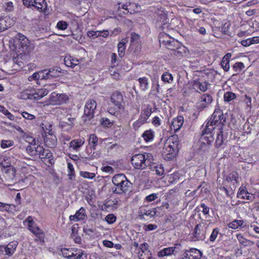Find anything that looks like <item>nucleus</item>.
<instances>
[{"label": "nucleus", "instance_id": "nucleus-2", "mask_svg": "<svg viewBox=\"0 0 259 259\" xmlns=\"http://www.w3.org/2000/svg\"><path fill=\"white\" fill-rule=\"evenodd\" d=\"M97 107L96 102L94 100L88 101L84 106V114L82 116L85 122L90 121L94 116L95 110Z\"/></svg>", "mask_w": 259, "mask_h": 259}, {"label": "nucleus", "instance_id": "nucleus-50", "mask_svg": "<svg viewBox=\"0 0 259 259\" xmlns=\"http://www.w3.org/2000/svg\"><path fill=\"white\" fill-rule=\"evenodd\" d=\"M131 42L132 43H135L136 44H138L140 39V36L138 34L135 32H132L131 34Z\"/></svg>", "mask_w": 259, "mask_h": 259}, {"label": "nucleus", "instance_id": "nucleus-54", "mask_svg": "<svg viewBox=\"0 0 259 259\" xmlns=\"http://www.w3.org/2000/svg\"><path fill=\"white\" fill-rule=\"evenodd\" d=\"M68 24L67 22L63 21H60L58 22L57 26L58 29L61 30H65L67 28Z\"/></svg>", "mask_w": 259, "mask_h": 259}, {"label": "nucleus", "instance_id": "nucleus-55", "mask_svg": "<svg viewBox=\"0 0 259 259\" xmlns=\"http://www.w3.org/2000/svg\"><path fill=\"white\" fill-rule=\"evenodd\" d=\"M224 59H222L221 61V66L224 69V71H228L229 70L230 66H229V60H225Z\"/></svg>", "mask_w": 259, "mask_h": 259}, {"label": "nucleus", "instance_id": "nucleus-52", "mask_svg": "<svg viewBox=\"0 0 259 259\" xmlns=\"http://www.w3.org/2000/svg\"><path fill=\"white\" fill-rule=\"evenodd\" d=\"M68 168L69 171L68 174L69 179L71 180L72 179V177H74L75 175L73 166L71 163H68Z\"/></svg>", "mask_w": 259, "mask_h": 259}, {"label": "nucleus", "instance_id": "nucleus-62", "mask_svg": "<svg viewBox=\"0 0 259 259\" xmlns=\"http://www.w3.org/2000/svg\"><path fill=\"white\" fill-rule=\"evenodd\" d=\"M152 123L155 126H158L161 124V120L158 116H155L153 118Z\"/></svg>", "mask_w": 259, "mask_h": 259}, {"label": "nucleus", "instance_id": "nucleus-3", "mask_svg": "<svg viewBox=\"0 0 259 259\" xmlns=\"http://www.w3.org/2000/svg\"><path fill=\"white\" fill-rule=\"evenodd\" d=\"M29 44L28 39L23 34L20 33L16 34L14 44L16 50L19 49L25 52L27 50Z\"/></svg>", "mask_w": 259, "mask_h": 259}, {"label": "nucleus", "instance_id": "nucleus-16", "mask_svg": "<svg viewBox=\"0 0 259 259\" xmlns=\"http://www.w3.org/2000/svg\"><path fill=\"white\" fill-rule=\"evenodd\" d=\"M84 143V141L80 139L73 140L69 143V148L73 151H78Z\"/></svg>", "mask_w": 259, "mask_h": 259}, {"label": "nucleus", "instance_id": "nucleus-21", "mask_svg": "<svg viewBox=\"0 0 259 259\" xmlns=\"http://www.w3.org/2000/svg\"><path fill=\"white\" fill-rule=\"evenodd\" d=\"M17 246V243L15 241H13L9 243L7 245L5 246L6 249L5 250V254L8 255H11L14 252Z\"/></svg>", "mask_w": 259, "mask_h": 259}, {"label": "nucleus", "instance_id": "nucleus-22", "mask_svg": "<svg viewBox=\"0 0 259 259\" xmlns=\"http://www.w3.org/2000/svg\"><path fill=\"white\" fill-rule=\"evenodd\" d=\"M202 225L199 224L196 225L193 233V235L197 240H202L204 238V233L201 230Z\"/></svg>", "mask_w": 259, "mask_h": 259}, {"label": "nucleus", "instance_id": "nucleus-13", "mask_svg": "<svg viewBox=\"0 0 259 259\" xmlns=\"http://www.w3.org/2000/svg\"><path fill=\"white\" fill-rule=\"evenodd\" d=\"M219 132L217 134V137L215 142V147L217 148L221 147L226 141V137L224 134V129L223 127L218 128Z\"/></svg>", "mask_w": 259, "mask_h": 259}, {"label": "nucleus", "instance_id": "nucleus-47", "mask_svg": "<svg viewBox=\"0 0 259 259\" xmlns=\"http://www.w3.org/2000/svg\"><path fill=\"white\" fill-rule=\"evenodd\" d=\"M144 123L145 122L139 117V119L133 123V127L135 131H137Z\"/></svg>", "mask_w": 259, "mask_h": 259}, {"label": "nucleus", "instance_id": "nucleus-39", "mask_svg": "<svg viewBox=\"0 0 259 259\" xmlns=\"http://www.w3.org/2000/svg\"><path fill=\"white\" fill-rule=\"evenodd\" d=\"M236 237L240 243L244 246L248 245V243L249 242H251L252 244H254L253 242L250 241V240L245 238L241 234H237Z\"/></svg>", "mask_w": 259, "mask_h": 259}, {"label": "nucleus", "instance_id": "nucleus-27", "mask_svg": "<svg viewBox=\"0 0 259 259\" xmlns=\"http://www.w3.org/2000/svg\"><path fill=\"white\" fill-rule=\"evenodd\" d=\"M209 83L206 81L200 82L198 80H195L194 86L195 88L199 89L201 92H205L207 89V85Z\"/></svg>", "mask_w": 259, "mask_h": 259}, {"label": "nucleus", "instance_id": "nucleus-43", "mask_svg": "<svg viewBox=\"0 0 259 259\" xmlns=\"http://www.w3.org/2000/svg\"><path fill=\"white\" fill-rule=\"evenodd\" d=\"M236 97V95L231 92H226L224 96V100L227 102H230Z\"/></svg>", "mask_w": 259, "mask_h": 259}, {"label": "nucleus", "instance_id": "nucleus-64", "mask_svg": "<svg viewBox=\"0 0 259 259\" xmlns=\"http://www.w3.org/2000/svg\"><path fill=\"white\" fill-rule=\"evenodd\" d=\"M157 198V195L156 194L153 193L151 194L146 197V200L148 202H151L153 201Z\"/></svg>", "mask_w": 259, "mask_h": 259}, {"label": "nucleus", "instance_id": "nucleus-57", "mask_svg": "<svg viewBox=\"0 0 259 259\" xmlns=\"http://www.w3.org/2000/svg\"><path fill=\"white\" fill-rule=\"evenodd\" d=\"M41 72L39 73L38 72H35L33 74L32 76H30L28 77L29 81H32L33 80H38L39 79L40 77L41 78L42 74L40 73Z\"/></svg>", "mask_w": 259, "mask_h": 259}, {"label": "nucleus", "instance_id": "nucleus-32", "mask_svg": "<svg viewBox=\"0 0 259 259\" xmlns=\"http://www.w3.org/2000/svg\"><path fill=\"white\" fill-rule=\"evenodd\" d=\"M139 82L140 83V87L142 90H146L149 87L148 79L147 77H140L138 79Z\"/></svg>", "mask_w": 259, "mask_h": 259}, {"label": "nucleus", "instance_id": "nucleus-20", "mask_svg": "<svg viewBox=\"0 0 259 259\" xmlns=\"http://www.w3.org/2000/svg\"><path fill=\"white\" fill-rule=\"evenodd\" d=\"M212 101V97L208 94H204L201 98V102L199 108H204L210 104Z\"/></svg>", "mask_w": 259, "mask_h": 259}, {"label": "nucleus", "instance_id": "nucleus-40", "mask_svg": "<svg viewBox=\"0 0 259 259\" xmlns=\"http://www.w3.org/2000/svg\"><path fill=\"white\" fill-rule=\"evenodd\" d=\"M143 155H144V156H145V163H146V168L147 166H152L151 164L152 162V161H153V155L151 154L148 153H146L144 154H143Z\"/></svg>", "mask_w": 259, "mask_h": 259}, {"label": "nucleus", "instance_id": "nucleus-7", "mask_svg": "<svg viewBox=\"0 0 259 259\" xmlns=\"http://www.w3.org/2000/svg\"><path fill=\"white\" fill-rule=\"evenodd\" d=\"M68 100V96L63 94L53 93L49 99V103L52 105H61L65 103Z\"/></svg>", "mask_w": 259, "mask_h": 259}, {"label": "nucleus", "instance_id": "nucleus-26", "mask_svg": "<svg viewBox=\"0 0 259 259\" xmlns=\"http://www.w3.org/2000/svg\"><path fill=\"white\" fill-rule=\"evenodd\" d=\"M115 122V119L113 117L110 118L103 117L101 120V124L105 127H111Z\"/></svg>", "mask_w": 259, "mask_h": 259}, {"label": "nucleus", "instance_id": "nucleus-35", "mask_svg": "<svg viewBox=\"0 0 259 259\" xmlns=\"http://www.w3.org/2000/svg\"><path fill=\"white\" fill-rule=\"evenodd\" d=\"M98 138L97 137L94 135L92 134L90 136L89 139V144L91 145V148L95 150L96 148V146L97 145L98 143Z\"/></svg>", "mask_w": 259, "mask_h": 259}, {"label": "nucleus", "instance_id": "nucleus-15", "mask_svg": "<svg viewBox=\"0 0 259 259\" xmlns=\"http://www.w3.org/2000/svg\"><path fill=\"white\" fill-rule=\"evenodd\" d=\"M237 197L242 199H246L249 200H252L253 198L252 195L248 192L245 187H241L239 189Z\"/></svg>", "mask_w": 259, "mask_h": 259}, {"label": "nucleus", "instance_id": "nucleus-37", "mask_svg": "<svg viewBox=\"0 0 259 259\" xmlns=\"http://www.w3.org/2000/svg\"><path fill=\"white\" fill-rule=\"evenodd\" d=\"M143 137L146 142L152 140L154 138V132L152 130H149L144 132L143 134Z\"/></svg>", "mask_w": 259, "mask_h": 259}, {"label": "nucleus", "instance_id": "nucleus-30", "mask_svg": "<svg viewBox=\"0 0 259 259\" xmlns=\"http://www.w3.org/2000/svg\"><path fill=\"white\" fill-rule=\"evenodd\" d=\"M244 223V222L242 220H234L228 224V227L233 229H237L239 227H243Z\"/></svg>", "mask_w": 259, "mask_h": 259}, {"label": "nucleus", "instance_id": "nucleus-24", "mask_svg": "<svg viewBox=\"0 0 259 259\" xmlns=\"http://www.w3.org/2000/svg\"><path fill=\"white\" fill-rule=\"evenodd\" d=\"M50 137L46 136L45 138V142L49 147H52L54 146L57 143V138L53 134H50Z\"/></svg>", "mask_w": 259, "mask_h": 259}, {"label": "nucleus", "instance_id": "nucleus-34", "mask_svg": "<svg viewBox=\"0 0 259 259\" xmlns=\"http://www.w3.org/2000/svg\"><path fill=\"white\" fill-rule=\"evenodd\" d=\"M226 181L229 182L235 181L236 183H238V174L236 171H233L228 175Z\"/></svg>", "mask_w": 259, "mask_h": 259}, {"label": "nucleus", "instance_id": "nucleus-17", "mask_svg": "<svg viewBox=\"0 0 259 259\" xmlns=\"http://www.w3.org/2000/svg\"><path fill=\"white\" fill-rule=\"evenodd\" d=\"M31 6L35 8L39 12H44L46 10L47 3L45 0H34Z\"/></svg>", "mask_w": 259, "mask_h": 259}, {"label": "nucleus", "instance_id": "nucleus-11", "mask_svg": "<svg viewBox=\"0 0 259 259\" xmlns=\"http://www.w3.org/2000/svg\"><path fill=\"white\" fill-rule=\"evenodd\" d=\"M28 229L35 234L36 236V238L35 239V241H40L44 242V233L42 230H41L38 227H37L35 224L32 225H28Z\"/></svg>", "mask_w": 259, "mask_h": 259}, {"label": "nucleus", "instance_id": "nucleus-9", "mask_svg": "<svg viewBox=\"0 0 259 259\" xmlns=\"http://www.w3.org/2000/svg\"><path fill=\"white\" fill-rule=\"evenodd\" d=\"M180 149V147L175 146H172L171 145L165 144V149H163V153L165 155V158L167 160L172 159L177 154Z\"/></svg>", "mask_w": 259, "mask_h": 259}, {"label": "nucleus", "instance_id": "nucleus-1", "mask_svg": "<svg viewBox=\"0 0 259 259\" xmlns=\"http://www.w3.org/2000/svg\"><path fill=\"white\" fill-rule=\"evenodd\" d=\"M226 123V117L224 116L221 110H215L211 117L208 120L204 129L203 130L200 142L201 149H205V147L209 146L214 140V137L212 132L218 127H223L224 129L225 124Z\"/></svg>", "mask_w": 259, "mask_h": 259}, {"label": "nucleus", "instance_id": "nucleus-44", "mask_svg": "<svg viewBox=\"0 0 259 259\" xmlns=\"http://www.w3.org/2000/svg\"><path fill=\"white\" fill-rule=\"evenodd\" d=\"M161 79L165 82L170 83L172 81L173 77L171 74L168 72H164L161 76Z\"/></svg>", "mask_w": 259, "mask_h": 259}, {"label": "nucleus", "instance_id": "nucleus-49", "mask_svg": "<svg viewBox=\"0 0 259 259\" xmlns=\"http://www.w3.org/2000/svg\"><path fill=\"white\" fill-rule=\"evenodd\" d=\"M219 233V229L218 228H214L210 235L209 240L211 242H213L216 239L218 234Z\"/></svg>", "mask_w": 259, "mask_h": 259}, {"label": "nucleus", "instance_id": "nucleus-10", "mask_svg": "<svg viewBox=\"0 0 259 259\" xmlns=\"http://www.w3.org/2000/svg\"><path fill=\"white\" fill-rule=\"evenodd\" d=\"M158 208H155L153 209H147L145 207H141L139 210V217L141 220L145 219V215L149 216L150 218L153 217Z\"/></svg>", "mask_w": 259, "mask_h": 259}, {"label": "nucleus", "instance_id": "nucleus-59", "mask_svg": "<svg viewBox=\"0 0 259 259\" xmlns=\"http://www.w3.org/2000/svg\"><path fill=\"white\" fill-rule=\"evenodd\" d=\"M37 92L39 95L40 99L43 97L46 96L49 93V90L46 89H40L36 90Z\"/></svg>", "mask_w": 259, "mask_h": 259}, {"label": "nucleus", "instance_id": "nucleus-38", "mask_svg": "<svg viewBox=\"0 0 259 259\" xmlns=\"http://www.w3.org/2000/svg\"><path fill=\"white\" fill-rule=\"evenodd\" d=\"M128 7H130V14L139 13L141 10V6L136 3H130Z\"/></svg>", "mask_w": 259, "mask_h": 259}, {"label": "nucleus", "instance_id": "nucleus-4", "mask_svg": "<svg viewBox=\"0 0 259 259\" xmlns=\"http://www.w3.org/2000/svg\"><path fill=\"white\" fill-rule=\"evenodd\" d=\"M62 70L57 66H55L50 68L49 69H44L40 72L42 74L41 79H52L58 77L61 75Z\"/></svg>", "mask_w": 259, "mask_h": 259}, {"label": "nucleus", "instance_id": "nucleus-61", "mask_svg": "<svg viewBox=\"0 0 259 259\" xmlns=\"http://www.w3.org/2000/svg\"><path fill=\"white\" fill-rule=\"evenodd\" d=\"M22 115L24 118L28 120H32L35 118L34 115L29 114L27 112H23L22 113Z\"/></svg>", "mask_w": 259, "mask_h": 259}, {"label": "nucleus", "instance_id": "nucleus-42", "mask_svg": "<svg viewBox=\"0 0 259 259\" xmlns=\"http://www.w3.org/2000/svg\"><path fill=\"white\" fill-rule=\"evenodd\" d=\"M26 151L31 156H34L37 154L36 147L35 144L29 145L26 148Z\"/></svg>", "mask_w": 259, "mask_h": 259}, {"label": "nucleus", "instance_id": "nucleus-56", "mask_svg": "<svg viewBox=\"0 0 259 259\" xmlns=\"http://www.w3.org/2000/svg\"><path fill=\"white\" fill-rule=\"evenodd\" d=\"M157 228V226L154 224L145 225L143 226V229L146 231H150L154 230Z\"/></svg>", "mask_w": 259, "mask_h": 259}, {"label": "nucleus", "instance_id": "nucleus-53", "mask_svg": "<svg viewBox=\"0 0 259 259\" xmlns=\"http://www.w3.org/2000/svg\"><path fill=\"white\" fill-rule=\"evenodd\" d=\"M102 31H89L88 32V36L90 37H98L99 36H101Z\"/></svg>", "mask_w": 259, "mask_h": 259}, {"label": "nucleus", "instance_id": "nucleus-28", "mask_svg": "<svg viewBox=\"0 0 259 259\" xmlns=\"http://www.w3.org/2000/svg\"><path fill=\"white\" fill-rule=\"evenodd\" d=\"M125 178H126L124 175L118 174L112 178V181L114 185L118 187L125 180Z\"/></svg>", "mask_w": 259, "mask_h": 259}, {"label": "nucleus", "instance_id": "nucleus-19", "mask_svg": "<svg viewBox=\"0 0 259 259\" xmlns=\"http://www.w3.org/2000/svg\"><path fill=\"white\" fill-rule=\"evenodd\" d=\"M133 186V184L127 178H125V180L119 185L118 187L120 189V190L123 192V193H125L128 191H130Z\"/></svg>", "mask_w": 259, "mask_h": 259}, {"label": "nucleus", "instance_id": "nucleus-25", "mask_svg": "<svg viewBox=\"0 0 259 259\" xmlns=\"http://www.w3.org/2000/svg\"><path fill=\"white\" fill-rule=\"evenodd\" d=\"M9 20H10V18L7 17L0 18V32L10 27V24L8 23Z\"/></svg>", "mask_w": 259, "mask_h": 259}, {"label": "nucleus", "instance_id": "nucleus-45", "mask_svg": "<svg viewBox=\"0 0 259 259\" xmlns=\"http://www.w3.org/2000/svg\"><path fill=\"white\" fill-rule=\"evenodd\" d=\"M150 169L152 170L155 171L156 174L157 175L161 176L164 174V169L160 165L158 166H154L153 167L152 166H150Z\"/></svg>", "mask_w": 259, "mask_h": 259}, {"label": "nucleus", "instance_id": "nucleus-46", "mask_svg": "<svg viewBox=\"0 0 259 259\" xmlns=\"http://www.w3.org/2000/svg\"><path fill=\"white\" fill-rule=\"evenodd\" d=\"M244 68V64L242 62H237L233 66V68L235 72H240Z\"/></svg>", "mask_w": 259, "mask_h": 259}, {"label": "nucleus", "instance_id": "nucleus-23", "mask_svg": "<svg viewBox=\"0 0 259 259\" xmlns=\"http://www.w3.org/2000/svg\"><path fill=\"white\" fill-rule=\"evenodd\" d=\"M23 96L24 99L28 98L30 100L34 99L36 100L40 99L39 95L36 90H34L30 93H28V91H25L24 92Z\"/></svg>", "mask_w": 259, "mask_h": 259}, {"label": "nucleus", "instance_id": "nucleus-48", "mask_svg": "<svg viewBox=\"0 0 259 259\" xmlns=\"http://www.w3.org/2000/svg\"><path fill=\"white\" fill-rule=\"evenodd\" d=\"M80 175L84 178L89 179H92L95 177V174L94 173L89 172L88 171H80Z\"/></svg>", "mask_w": 259, "mask_h": 259}, {"label": "nucleus", "instance_id": "nucleus-63", "mask_svg": "<svg viewBox=\"0 0 259 259\" xmlns=\"http://www.w3.org/2000/svg\"><path fill=\"white\" fill-rule=\"evenodd\" d=\"M83 230V232L88 235H90L94 232V230L93 228H90L88 226H84Z\"/></svg>", "mask_w": 259, "mask_h": 259}, {"label": "nucleus", "instance_id": "nucleus-12", "mask_svg": "<svg viewBox=\"0 0 259 259\" xmlns=\"http://www.w3.org/2000/svg\"><path fill=\"white\" fill-rule=\"evenodd\" d=\"M202 256V253L196 248H191L189 250H186L184 253V257L188 259H200Z\"/></svg>", "mask_w": 259, "mask_h": 259}, {"label": "nucleus", "instance_id": "nucleus-41", "mask_svg": "<svg viewBox=\"0 0 259 259\" xmlns=\"http://www.w3.org/2000/svg\"><path fill=\"white\" fill-rule=\"evenodd\" d=\"M77 217V221H80L83 220L87 215L85 214V209L84 207H81L78 211H76V213Z\"/></svg>", "mask_w": 259, "mask_h": 259}, {"label": "nucleus", "instance_id": "nucleus-51", "mask_svg": "<svg viewBox=\"0 0 259 259\" xmlns=\"http://www.w3.org/2000/svg\"><path fill=\"white\" fill-rule=\"evenodd\" d=\"M116 219V217L113 214H109L105 218V220L108 224H112L115 222Z\"/></svg>", "mask_w": 259, "mask_h": 259}, {"label": "nucleus", "instance_id": "nucleus-60", "mask_svg": "<svg viewBox=\"0 0 259 259\" xmlns=\"http://www.w3.org/2000/svg\"><path fill=\"white\" fill-rule=\"evenodd\" d=\"M13 142L11 141L3 140L1 143V147L3 148H6L13 145Z\"/></svg>", "mask_w": 259, "mask_h": 259}, {"label": "nucleus", "instance_id": "nucleus-36", "mask_svg": "<svg viewBox=\"0 0 259 259\" xmlns=\"http://www.w3.org/2000/svg\"><path fill=\"white\" fill-rule=\"evenodd\" d=\"M125 50V42L123 40L119 42L118 44V55L120 58H122L124 55V52Z\"/></svg>", "mask_w": 259, "mask_h": 259}, {"label": "nucleus", "instance_id": "nucleus-33", "mask_svg": "<svg viewBox=\"0 0 259 259\" xmlns=\"http://www.w3.org/2000/svg\"><path fill=\"white\" fill-rule=\"evenodd\" d=\"M61 251L63 256L68 258L72 259L73 257L76 256V254H74L71 250H69L67 248H62Z\"/></svg>", "mask_w": 259, "mask_h": 259}, {"label": "nucleus", "instance_id": "nucleus-29", "mask_svg": "<svg viewBox=\"0 0 259 259\" xmlns=\"http://www.w3.org/2000/svg\"><path fill=\"white\" fill-rule=\"evenodd\" d=\"M175 253V249L172 247L165 248L158 253L159 256H164L171 255Z\"/></svg>", "mask_w": 259, "mask_h": 259}, {"label": "nucleus", "instance_id": "nucleus-58", "mask_svg": "<svg viewBox=\"0 0 259 259\" xmlns=\"http://www.w3.org/2000/svg\"><path fill=\"white\" fill-rule=\"evenodd\" d=\"M220 190L225 192L227 196L231 197V196L234 193V190L231 188V190H228L226 188L222 187L220 188Z\"/></svg>", "mask_w": 259, "mask_h": 259}, {"label": "nucleus", "instance_id": "nucleus-18", "mask_svg": "<svg viewBox=\"0 0 259 259\" xmlns=\"http://www.w3.org/2000/svg\"><path fill=\"white\" fill-rule=\"evenodd\" d=\"M184 123V118L180 116L173 119L171 124V128L174 129L175 132H178L182 127Z\"/></svg>", "mask_w": 259, "mask_h": 259}, {"label": "nucleus", "instance_id": "nucleus-6", "mask_svg": "<svg viewBox=\"0 0 259 259\" xmlns=\"http://www.w3.org/2000/svg\"><path fill=\"white\" fill-rule=\"evenodd\" d=\"M131 163L134 167L137 169H144L146 168L145 156L142 154L134 155L132 158Z\"/></svg>", "mask_w": 259, "mask_h": 259}, {"label": "nucleus", "instance_id": "nucleus-8", "mask_svg": "<svg viewBox=\"0 0 259 259\" xmlns=\"http://www.w3.org/2000/svg\"><path fill=\"white\" fill-rule=\"evenodd\" d=\"M111 102L119 109H122L124 108L122 103L123 102V97L122 94L116 91L112 93L110 97Z\"/></svg>", "mask_w": 259, "mask_h": 259}, {"label": "nucleus", "instance_id": "nucleus-31", "mask_svg": "<svg viewBox=\"0 0 259 259\" xmlns=\"http://www.w3.org/2000/svg\"><path fill=\"white\" fill-rule=\"evenodd\" d=\"M171 145L172 146H175L176 147H179V140L178 136L177 135H174L171 136L168 139V143L165 144Z\"/></svg>", "mask_w": 259, "mask_h": 259}, {"label": "nucleus", "instance_id": "nucleus-5", "mask_svg": "<svg viewBox=\"0 0 259 259\" xmlns=\"http://www.w3.org/2000/svg\"><path fill=\"white\" fill-rule=\"evenodd\" d=\"M36 152L42 162H45V161L48 160V162L49 164H53V155L49 150L45 149L42 146H37Z\"/></svg>", "mask_w": 259, "mask_h": 259}, {"label": "nucleus", "instance_id": "nucleus-14", "mask_svg": "<svg viewBox=\"0 0 259 259\" xmlns=\"http://www.w3.org/2000/svg\"><path fill=\"white\" fill-rule=\"evenodd\" d=\"M152 107L149 104L147 105L142 110L139 117L145 123L147 122V120L152 112Z\"/></svg>", "mask_w": 259, "mask_h": 259}]
</instances>
